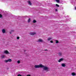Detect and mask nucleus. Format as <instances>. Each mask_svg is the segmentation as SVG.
<instances>
[{"mask_svg":"<svg viewBox=\"0 0 76 76\" xmlns=\"http://www.w3.org/2000/svg\"><path fill=\"white\" fill-rule=\"evenodd\" d=\"M42 67L43 68V69L44 70H47V72H48V67L47 66H44L42 64H40L39 65H36L34 66V68H42Z\"/></svg>","mask_w":76,"mask_h":76,"instance_id":"obj_1","label":"nucleus"},{"mask_svg":"<svg viewBox=\"0 0 76 76\" xmlns=\"http://www.w3.org/2000/svg\"><path fill=\"white\" fill-rule=\"evenodd\" d=\"M4 61L5 62V63H7V62H11L12 61V59H8L7 60H5Z\"/></svg>","mask_w":76,"mask_h":76,"instance_id":"obj_2","label":"nucleus"},{"mask_svg":"<svg viewBox=\"0 0 76 76\" xmlns=\"http://www.w3.org/2000/svg\"><path fill=\"white\" fill-rule=\"evenodd\" d=\"M4 54H10V53L7 50H4Z\"/></svg>","mask_w":76,"mask_h":76,"instance_id":"obj_3","label":"nucleus"},{"mask_svg":"<svg viewBox=\"0 0 76 76\" xmlns=\"http://www.w3.org/2000/svg\"><path fill=\"white\" fill-rule=\"evenodd\" d=\"M37 42H43V40L42 39H39L37 41Z\"/></svg>","mask_w":76,"mask_h":76,"instance_id":"obj_4","label":"nucleus"},{"mask_svg":"<svg viewBox=\"0 0 76 76\" xmlns=\"http://www.w3.org/2000/svg\"><path fill=\"white\" fill-rule=\"evenodd\" d=\"M63 61V59L61 58L59 60H58V62H59V63H60V62H61V61Z\"/></svg>","mask_w":76,"mask_h":76,"instance_id":"obj_5","label":"nucleus"},{"mask_svg":"<svg viewBox=\"0 0 76 76\" xmlns=\"http://www.w3.org/2000/svg\"><path fill=\"white\" fill-rule=\"evenodd\" d=\"M35 34H36V33L35 32L30 33V34L31 35H35Z\"/></svg>","mask_w":76,"mask_h":76,"instance_id":"obj_6","label":"nucleus"},{"mask_svg":"<svg viewBox=\"0 0 76 76\" xmlns=\"http://www.w3.org/2000/svg\"><path fill=\"white\" fill-rule=\"evenodd\" d=\"M2 33L3 34H4L6 32V30H5V29H3L2 31Z\"/></svg>","mask_w":76,"mask_h":76,"instance_id":"obj_7","label":"nucleus"},{"mask_svg":"<svg viewBox=\"0 0 76 76\" xmlns=\"http://www.w3.org/2000/svg\"><path fill=\"white\" fill-rule=\"evenodd\" d=\"M71 75L72 76H75L76 75V73L75 72H72L71 73Z\"/></svg>","mask_w":76,"mask_h":76,"instance_id":"obj_8","label":"nucleus"},{"mask_svg":"<svg viewBox=\"0 0 76 76\" xmlns=\"http://www.w3.org/2000/svg\"><path fill=\"white\" fill-rule=\"evenodd\" d=\"M61 66H62V67H65V66H66V65L65 64H61Z\"/></svg>","mask_w":76,"mask_h":76,"instance_id":"obj_9","label":"nucleus"},{"mask_svg":"<svg viewBox=\"0 0 76 76\" xmlns=\"http://www.w3.org/2000/svg\"><path fill=\"white\" fill-rule=\"evenodd\" d=\"M62 53L60 52L58 53V55L59 56H62Z\"/></svg>","mask_w":76,"mask_h":76,"instance_id":"obj_10","label":"nucleus"},{"mask_svg":"<svg viewBox=\"0 0 76 76\" xmlns=\"http://www.w3.org/2000/svg\"><path fill=\"white\" fill-rule=\"evenodd\" d=\"M37 22V21L35 20H34L33 21V23H36Z\"/></svg>","mask_w":76,"mask_h":76,"instance_id":"obj_11","label":"nucleus"},{"mask_svg":"<svg viewBox=\"0 0 76 76\" xmlns=\"http://www.w3.org/2000/svg\"><path fill=\"white\" fill-rule=\"evenodd\" d=\"M5 57V56L4 55H2L1 56V58H4Z\"/></svg>","mask_w":76,"mask_h":76,"instance_id":"obj_12","label":"nucleus"},{"mask_svg":"<svg viewBox=\"0 0 76 76\" xmlns=\"http://www.w3.org/2000/svg\"><path fill=\"white\" fill-rule=\"evenodd\" d=\"M51 37H49L48 39V41H50V40H51Z\"/></svg>","mask_w":76,"mask_h":76,"instance_id":"obj_13","label":"nucleus"},{"mask_svg":"<svg viewBox=\"0 0 76 76\" xmlns=\"http://www.w3.org/2000/svg\"><path fill=\"white\" fill-rule=\"evenodd\" d=\"M30 22H31V19L30 18H29L28 20V23H29Z\"/></svg>","mask_w":76,"mask_h":76,"instance_id":"obj_14","label":"nucleus"},{"mask_svg":"<svg viewBox=\"0 0 76 76\" xmlns=\"http://www.w3.org/2000/svg\"><path fill=\"white\" fill-rule=\"evenodd\" d=\"M28 3L30 5H31V4H31V1H28Z\"/></svg>","mask_w":76,"mask_h":76,"instance_id":"obj_15","label":"nucleus"},{"mask_svg":"<svg viewBox=\"0 0 76 76\" xmlns=\"http://www.w3.org/2000/svg\"><path fill=\"white\" fill-rule=\"evenodd\" d=\"M14 32V30H11V31L10 32V34H12V33L11 32Z\"/></svg>","mask_w":76,"mask_h":76,"instance_id":"obj_16","label":"nucleus"},{"mask_svg":"<svg viewBox=\"0 0 76 76\" xmlns=\"http://www.w3.org/2000/svg\"><path fill=\"white\" fill-rule=\"evenodd\" d=\"M56 44H58V42H58V41L57 40H56Z\"/></svg>","mask_w":76,"mask_h":76,"instance_id":"obj_17","label":"nucleus"},{"mask_svg":"<svg viewBox=\"0 0 76 76\" xmlns=\"http://www.w3.org/2000/svg\"><path fill=\"white\" fill-rule=\"evenodd\" d=\"M56 1L58 3H59L60 2V0H56Z\"/></svg>","mask_w":76,"mask_h":76,"instance_id":"obj_18","label":"nucleus"},{"mask_svg":"<svg viewBox=\"0 0 76 76\" xmlns=\"http://www.w3.org/2000/svg\"><path fill=\"white\" fill-rule=\"evenodd\" d=\"M56 7H59V5L57 4H56Z\"/></svg>","mask_w":76,"mask_h":76,"instance_id":"obj_19","label":"nucleus"},{"mask_svg":"<svg viewBox=\"0 0 76 76\" xmlns=\"http://www.w3.org/2000/svg\"><path fill=\"white\" fill-rule=\"evenodd\" d=\"M17 63L18 64H19L20 63V61L18 60L17 61Z\"/></svg>","mask_w":76,"mask_h":76,"instance_id":"obj_20","label":"nucleus"},{"mask_svg":"<svg viewBox=\"0 0 76 76\" xmlns=\"http://www.w3.org/2000/svg\"><path fill=\"white\" fill-rule=\"evenodd\" d=\"M20 37H17V39H19V38Z\"/></svg>","mask_w":76,"mask_h":76,"instance_id":"obj_21","label":"nucleus"},{"mask_svg":"<svg viewBox=\"0 0 76 76\" xmlns=\"http://www.w3.org/2000/svg\"><path fill=\"white\" fill-rule=\"evenodd\" d=\"M2 18V15L1 14H0V18Z\"/></svg>","mask_w":76,"mask_h":76,"instance_id":"obj_22","label":"nucleus"},{"mask_svg":"<svg viewBox=\"0 0 76 76\" xmlns=\"http://www.w3.org/2000/svg\"><path fill=\"white\" fill-rule=\"evenodd\" d=\"M50 42H51V43H53V41L51 40V41H50Z\"/></svg>","mask_w":76,"mask_h":76,"instance_id":"obj_23","label":"nucleus"},{"mask_svg":"<svg viewBox=\"0 0 76 76\" xmlns=\"http://www.w3.org/2000/svg\"><path fill=\"white\" fill-rule=\"evenodd\" d=\"M26 76H31V75H27Z\"/></svg>","mask_w":76,"mask_h":76,"instance_id":"obj_24","label":"nucleus"},{"mask_svg":"<svg viewBox=\"0 0 76 76\" xmlns=\"http://www.w3.org/2000/svg\"><path fill=\"white\" fill-rule=\"evenodd\" d=\"M44 51H48V50L47 49L45 50H44Z\"/></svg>","mask_w":76,"mask_h":76,"instance_id":"obj_25","label":"nucleus"},{"mask_svg":"<svg viewBox=\"0 0 76 76\" xmlns=\"http://www.w3.org/2000/svg\"><path fill=\"white\" fill-rule=\"evenodd\" d=\"M55 10H56V12H57V9H56Z\"/></svg>","mask_w":76,"mask_h":76,"instance_id":"obj_26","label":"nucleus"},{"mask_svg":"<svg viewBox=\"0 0 76 76\" xmlns=\"http://www.w3.org/2000/svg\"><path fill=\"white\" fill-rule=\"evenodd\" d=\"M75 10H76V7H75Z\"/></svg>","mask_w":76,"mask_h":76,"instance_id":"obj_27","label":"nucleus"},{"mask_svg":"<svg viewBox=\"0 0 76 76\" xmlns=\"http://www.w3.org/2000/svg\"><path fill=\"white\" fill-rule=\"evenodd\" d=\"M24 51H25H25H26V50H25Z\"/></svg>","mask_w":76,"mask_h":76,"instance_id":"obj_28","label":"nucleus"}]
</instances>
